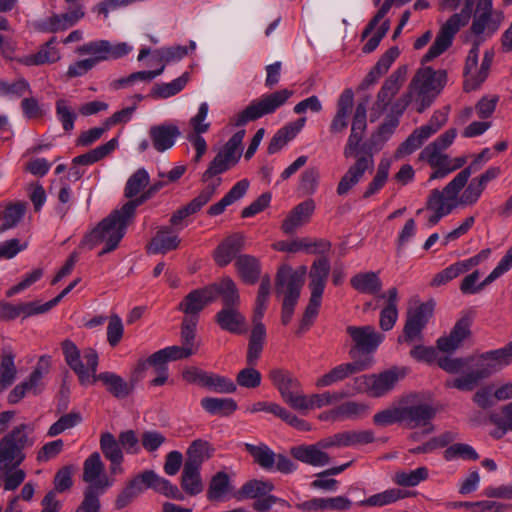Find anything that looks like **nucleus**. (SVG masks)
<instances>
[{
    "label": "nucleus",
    "instance_id": "1",
    "mask_svg": "<svg viewBox=\"0 0 512 512\" xmlns=\"http://www.w3.org/2000/svg\"><path fill=\"white\" fill-rule=\"evenodd\" d=\"M61 348L66 364L76 374L80 385L89 386L100 381L111 395L120 399L132 393L133 385L116 373L106 371L97 374L99 357L96 350L86 348L81 352L70 339L62 341Z\"/></svg>",
    "mask_w": 512,
    "mask_h": 512
},
{
    "label": "nucleus",
    "instance_id": "2",
    "mask_svg": "<svg viewBox=\"0 0 512 512\" xmlns=\"http://www.w3.org/2000/svg\"><path fill=\"white\" fill-rule=\"evenodd\" d=\"M362 139V133L350 131L343 155L346 159L355 158V162L348 168L338 183L337 194L340 196L346 195L350 189L361 181L367 171L371 172L374 169L375 150L374 147H371V139L360 148L359 145Z\"/></svg>",
    "mask_w": 512,
    "mask_h": 512
},
{
    "label": "nucleus",
    "instance_id": "3",
    "mask_svg": "<svg viewBox=\"0 0 512 512\" xmlns=\"http://www.w3.org/2000/svg\"><path fill=\"white\" fill-rule=\"evenodd\" d=\"M447 81L448 76L444 69L434 70L428 66L419 68L408 86L414 95L416 111L422 113L430 107Z\"/></svg>",
    "mask_w": 512,
    "mask_h": 512
},
{
    "label": "nucleus",
    "instance_id": "4",
    "mask_svg": "<svg viewBox=\"0 0 512 512\" xmlns=\"http://www.w3.org/2000/svg\"><path fill=\"white\" fill-rule=\"evenodd\" d=\"M330 270L331 265L327 257L315 259L310 267L308 273L310 299L297 330V334L299 335L309 330L318 315Z\"/></svg>",
    "mask_w": 512,
    "mask_h": 512
},
{
    "label": "nucleus",
    "instance_id": "5",
    "mask_svg": "<svg viewBox=\"0 0 512 512\" xmlns=\"http://www.w3.org/2000/svg\"><path fill=\"white\" fill-rule=\"evenodd\" d=\"M130 223L131 221L116 209L104 218L84 241L90 249L105 243V247L99 252V256H102L116 249Z\"/></svg>",
    "mask_w": 512,
    "mask_h": 512
},
{
    "label": "nucleus",
    "instance_id": "6",
    "mask_svg": "<svg viewBox=\"0 0 512 512\" xmlns=\"http://www.w3.org/2000/svg\"><path fill=\"white\" fill-rule=\"evenodd\" d=\"M306 274V266H300L295 271L290 267H282L277 272L276 294L284 296L281 310V322L283 325H287L292 319Z\"/></svg>",
    "mask_w": 512,
    "mask_h": 512
},
{
    "label": "nucleus",
    "instance_id": "7",
    "mask_svg": "<svg viewBox=\"0 0 512 512\" xmlns=\"http://www.w3.org/2000/svg\"><path fill=\"white\" fill-rule=\"evenodd\" d=\"M292 96L293 91L287 88L264 94L252 100L245 109L237 113L232 119L233 124L238 127L244 126L265 115L273 114L277 109L285 105Z\"/></svg>",
    "mask_w": 512,
    "mask_h": 512
},
{
    "label": "nucleus",
    "instance_id": "8",
    "mask_svg": "<svg viewBox=\"0 0 512 512\" xmlns=\"http://www.w3.org/2000/svg\"><path fill=\"white\" fill-rule=\"evenodd\" d=\"M244 136V129H241L232 135L203 173V181L206 182L210 178L226 172L238 163L242 155V142Z\"/></svg>",
    "mask_w": 512,
    "mask_h": 512
},
{
    "label": "nucleus",
    "instance_id": "9",
    "mask_svg": "<svg viewBox=\"0 0 512 512\" xmlns=\"http://www.w3.org/2000/svg\"><path fill=\"white\" fill-rule=\"evenodd\" d=\"M33 428L27 424H20L0 440V447L11 468L18 467L25 459L23 450L33 445L34 441L28 434Z\"/></svg>",
    "mask_w": 512,
    "mask_h": 512
},
{
    "label": "nucleus",
    "instance_id": "10",
    "mask_svg": "<svg viewBox=\"0 0 512 512\" xmlns=\"http://www.w3.org/2000/svg\"><path fill=\"white\" fill-rule=\"evenodd\" d=\"M401 378L396 368L379 374L362 375L354 380L357 392L366 393L371 397H382L393 390Z\"/></svg>",
    "mask_w": 512,
    "mask_h": 512
},
{
    "label": "nucleus",
    "instance_id": "11",
    "mask_svg": "<svg viewBox=\"0 0 512 512\" xmlns=\"http://www.w3.org/2000/svg\"><path fill=\"white\" fill-rule=\"evenodd\" d=\"M469 18V10L466 13L452 15L440 28L433 44L422 57L421 63L425 64L443 54L451 45L454 36L463 27Z\"/></svg>",
    "mask_w": 512,
    "mask_h": 512
},
{
    "label": "nucleus",
    "instance_id": "12",
    "mask_svg": "<svg viewBox=\"0 0 512 512\" xmlns=\"http://www.w3.org/2000/svg\"><path fill=\"white\" fill-rule=\"evenodd\" d=\"M269 379L279 391L282 399L291 408L297 410L302 405L304 393L299 380L284 369L275 368L269 372Z\"/></svg>",
    "mask_w": 512,
    "mask_h": 512
},
{
    "label": "nucleus",
    "instance_id": "13",
    "mask_svg": "<svg viewBox=\"0 0 512 512\" xmlns=\"http://www.w3.org/2000/svg\"><path fill=\"white\" fill-rule=\"evenodd\" d=\"M80 55H91L88 60L93 61V67L101 61L119 59L132 51V47L125 42L111 43L107 40H97L85 43L77 48Z\"/></svg>",
    "mask_w": 512,
    "mask_h": 512
},
{
    "label": "nucleus",
    "instance_id": "14",
    "mask_svg": "<svg viewBox=\"0 0 512 512\" xmlns=\"http://www.w3.org/2000/svg\"><path fill=\"white\" fill-rule=\"evenodd\" d=\"M408 67L406 65L399 66L393 73L384 81L380 90L377 93L376 101L372 108L371 121L379 118L391 104L392 99L399 92L403 83L406 80Z\"/></svg>",
    "mask_w": 512,
    "mask_h": 512
},
{
    "label": "nucleus",
    "instance_id": "15",
    "mask_svg": "<svg viewBox=\"0 0 512 512\" xmlns=\"http://www.w3.org/2000/svg\"><path fill=\"white\" fill-rule=\"evenodd\" d=\"M128 482L130 484H135V490L139 495L146 489H153L154 491L175 500L184 499L183 493L176 485H173L169 480L159 476L153 470H145L134 476Z\"/></svg>",
    "mask_w": 512,
    "mask_h": 512
},
{
    "label": "nucleus",
    "instance_id": "16",
    "mask_svg": "<svg viewBox=\"0 0 512 512\" xmlns=\"http://www.w3.org/2000/svg\"><path fill=\"white\" fill-rule=\"evenodd\" d=\"M512 268V246L507 250L505 255L501 258L493 271L480 283V272L475 270L469 275L465 276L460 284V291L465 295H472L479 293L486 286L490 285L504 273Z\"/></svg>",
    "mask_w": 512,
    "mask_h": 512
},
{
    "label": "nucleus",
    "instance_id": "17",
    "mask_svg": "<svg viewBox=\"0 0 512 512\" xmlns=\"http://www.w3.org/2000/svg\"><path fill=\"white\" fill-rule=\"evenodd\" d=\"M458 194L459 192L454 193L452 190H449L448 184L442 191L432 190L426 204L427 210L432 212L427 219L428 227L435 226L440 219L450 214L457 207V203L454 200Z\"/></svg>",
    "mask_w": 512,
    "mask_h": 512
},
{
    "label": "nucleus",
    "instance_id": "18",
    "mask_svg": "<svg viewBox=\"0 0 512 512\" xmlns=\"http://www.w3.org/2000/svg\"><path fill=\"white\" fill-rule=\"evenodd\" d=\"M219 184L220 179H216L215 182L209 183L188 204L176 210L170 218L171 226L175 227L177 230H181L186 227L188 223L185 222V219L200 211L201 208L212 199Z\"/></svg>",
    "mask_w": 512,
    "mask_h": 512
},
{
    "label": "nucleus",
    "instance_id": "19",
    "mask_svg": "<svg viewBox=\"0 0 512 512\" xmlns=\"http://www.w3.org/2000/svg\"><path fill=\"white\" fill-rule=\"evenodd\" d=\"M346 332L354 342L349 352L351 356L354 350L362 354L373 353L384 340V336L371 325L348 326Z\"/></svg>",
    "mask_w": 512,
    "mask_h": 512
},
{
    "label": "nucleus",
    "instance_id": "20",
    "mask_svg": "<svg viewBox=\"0 0 512 512\" xmlns=\"http://www.w3.org/2000/svg\"><path fill=\"white\" fill-rule=\"evenodd\" d=\"M82 479L88 484L87 487L95 486L101 492H105L114 483V480L106 475L105 464L98 452H93L85 459Z\"/></svg>",
    "mask_w": 512,
    "mask_h": 512
},
{
    "label": "nucleus",
    "instance_id": "21",
    "mask_svg": "<svg viewBox=\"0 0 512 512\" xmlns=\"http://www.w3.org/2000/svg\"><path fill=\"white\" fill-rule=\"evenodd\" d=\"M372 362V358L368 357L350 363H341L319 377L315 385L318 388H323L341 382L353 374L369 369L372 366Z\"/></svg>",
    "mask_w": 512,
    "mask_h": 512
},
{
    "label": "nucleus",
    "instance_id": "22",
    "mask_svg": "<svg viewBox=\"0 0 512 512\" xmlns=\"http://www.w3.org/2000/svg\"><path fill=\"white\" fill-rule=\"evenodd\" d=\"M433 314V305L422 303L414 310L408 312L407 320L404 326V335L400 336L398 341L413 342L421 338L423 328Z\"/></svg>",
    "mask_w": 512,
    "mask_h": 512
},
{
    "label": "nucleus",
    "instance_id": "23",
    "mask_svg": "<svg viewBox=\"0 0 512 512\" xmlns=\"http://www.w3.org/2000/svg\"><path fill=\"white\" fill-rule=\"evenodd\" d=\"M512 363V340L504 347L479 355L475 366H480L487 377L499 372Z\"/></svg>",
    "mask_w": 512,
    "mask_h": 512
},
{
    "label": "nucleus",
    "instance_id": "24",
    "mask_svg": "<svg viewBox=\"0 0 512 512\" xmlns=\"http://www.w3.org/2000/svg\"><path fill=\"white\" fill-rule=\"evenodd\" d=\"M472 316L465 314L458 319L451 329L449 335L442 336L437 340V348L445 353H452L471 336Z\"/></svg>",
    "mask_w": 512,
    "mask_h": 512
},
{
    "label": "nucleus",
    "instance_id": "25",
    "mask_svg": "<svg viewBox=\"0 0 512 512\" xmlns=\"http://www.w3.org/2000/svg\"><path fill=\"white\" fill-rule=\"evenodd\" d=\"M435 414L436 410L426 403L401 407L402 424L409 429L430 426L427 432H431L433 430L431 420Z\"/></svg>",
    "mask_w": 512,
    "mask_h": 512
},
{
    "label": "nucleus",
    "instance_id": "26",
    "mask_svg": "<svg viewBox=\"0 0 512 512\" xmlns=\"http://www.w3.org/2000/svg\"><path fill=\"white\" fill-rule=\"evenodd\" d=\"M84 15L85 12L83 7L81 5H76L65 13L53 14L52 16L43 19L38 23L37 29L44 33L65 31L74 26L84 17Z\"/></svg>",
    "mask_w": 512,
    "mask_h": 512
},
{
    "label": "nucleus",
    "instance_id": "27",
    "mask_svg": "<svg viewBox=\"0 0 512 512\" xmlns=\"http://www.w3.org/2000/svg\"><path fill=\"white\" fill-rule=\"evenodd\" d=\"M214 320L222 330L231 334L242 335L248 330L246 317L239 307H222Z\"/></svg>",
    "mask_w": 512,
    "mask_h": 512
},
{
    "label": "nucleus",
    "instance_id": "28",
    "mask_svg": "<svg viewBox=\"0 0 512 512\" xmlns=\"http://www.w3.org/2000/svg\"><path fill=\"white\" fill-rule=\"evenodd\" d=\"M180 136L181 131L179 127L173 123L154 125L149 129L152 146L160 153L171 149Z\"/></svg>",
    "mask_w": 512,
    "mask_h": 512
},
{
    "label": "nucleus",
    "instance_id": "29",
    "mask_svg": "<svg viewBox=\"0 0 512 512\" xmlns=\"http://www.w3.org/2000/svg\"><path fill=\"white\" fill-rule=\"evenodd\" d=\"M245 247V236L242 233H234L226 237L215 249L213 257L215 263L225 267L236 260V255Z\"/></svg>",
    "mask_w": 512,
    "mask_h": 512
},
{
    "label": "nucleus",
    "instance_id": "30",
    "mask_svg": "<svg viewBox=\"0 0 512 512\" xmlns=\"http://www.w3.org/2000/svg\"><path fill=\"white\" fill-rule=\"evenodd\" d=\"M325 449L320 446V440L315 444L298 445L290 449V454L298 461L314 466L323 467L331 462V458Z\"/></svg>",
    "mask_w": 512,
    "mask_h": 512
},
{
    "label": "nucleus",
    "instance_id": "31",
    "mask_svg": "<svg viewBox=\"0 0 512 512\" xmlns=\"http://www.w3.org/2000/svg\"><path fill=\"white\" fill-rule=\"evenodd\" d=\"M56 44V37H51L39 47L36 53L22 56L21 59H19V64L32 67L58 62L61 59V53L57 49Z\"/></svg>",
    "mask_w": 512,
    "mask_h": 512
},
{
    "label": "nucleus",
    "instance_id": "32",
    "mask_svg": "<svg viewBox=\"0 0 512 512\" xmlns=\"http://www.w3.org/2000/svg\"><path fill=\"white\" fill-rule=\"evenodd\" d=\"M354 102V93L352 89H345L337 100L336 113L329 125V131L332 134L342 133L348 126L349 116Z\"/></svg>",
    "mask_w": 512,
    "mask_h": 512
},
{
    "label": "nucleus",
    "instance_id": "33",
    "mask_svg": "<svg viewBox=\"0 0 512 512\" xmlns=\"http://www.w3.org/2000/svg\"><path fill=\"white\" fill-rule=\"evenodd\" d=\"M213 302L212 290L209 286L195 289L187 294L179 303L178 309L186 315L197 316L209 303Z\"/></svg>",
    "mask_w": 512,
    "mask_h": 512
},
{
    "label": "nucleus",
    "instance_id": "34",
    "mask_svg": "<svg viewBox=\"0 0 512 512\" xmlns=\"http://www.w3.org/2000/svg\"><path fill=\"white\" fill-rule=\"evenodd\" d=\"M181 243L179 236L173 232L172 227L162 226L151 239L147 251L151 254H165L176 250Z\"/></svg>",
    "mask_w": 512,
    "mask_h": 512
},
{
    "label": "nucleus",
    "instance_id": "35",
    "mask_svg": "<svg viewBox=\"0 0 512 512\" xmlns=\"http://www.w3.org/2000/svg\"><path fill=\"white\" fill-rule=\"evenodd\" d=\"M315 210L312 199L306 200L295 206L282 223V230L286 234L293 233L296 229L306 224Z\"/></svg>",
    "mask_w": 512,
    "mask_h": 512
},
{
    "label": "nucleus",
    "instance_id": "36",
    "mask_svg": "<svg viewBox=\"0 0 512 512\" xmlns=\"http://www.w3.org/2000/svg\"><path fill=\"white\" fill-rule=\"evenodd\" d=\"M236 271L245 284L254 285L261 278V264L259 260L249 254L237 256L235 260Z\"/></svg>",
    "mask_w": 512,
    "mask_h": 512
},
{
    "label": "nucleus",
    "instance_id": "37",
    "mask_svg": "<svg viewBox=\"0 0 512 512\" xmlns=\"http://www.w3.org/2000/svg\"><path fill=\"white\" fill-rule=\"evenodd\" d=\"M379 297L386 300L385 307L380 311L379 326L383 331H389L398 319V290L396 287H391Z\"/></svg>",
    "mask_w": 512,
    "mask_h": 512
},
{
    "label": "nucleus",
    "instance_id": "38",
    "mask_svg": "<svg viewBox=\"0 0 512 512\" xmlns=\"http://www.w3.org/2000/svg\"><path fill=\"white\" fill-rule=\"evenodd\" d=\"M212 290L213 302L221 296L223 307H239L240 295L235 282L230 277L221 279L218 283L208 285Z\"/></svg>",
    "mask_w": 512,
    "mask_h": 512
},
{
    "label": "nucleus",
    "instance_id": "39",
    "mask_svg": "<svg viewBox=\"0 0 512 512\" xmlns=\"http://www.w3.org/2000/svg\"><path fill=\"white\" fill-rule=\"evenodd\" d=\"M491 158V152L489 148H485L479 153L472 163L466 168L462 169L449 183L448 189L455 192H460L465 185L472 173L478 171L482 164Z\"/></svg>",
    "mask_w": 512,
    "mask_h": 512
},
{
    "label": "nucleus",
    "instance_id": "40",
    "mask_svg": "<svg viewBox=\"0 0 512 512\" xmlns=\"http://www.w3.org/2000/svg\"><path fill=\"white\" fill-rule=\"evenodd\" d=\"M351 286L362 294L377 295L382 290V281L377 272H361L350 279Z\"/></svg>",
    "mask_w": 512,
    "mask_h": 512
},
{
    "label": "nucleus",
    "instance_id": "41",
    "mask_svg": "<svg viewBox=\"0 0 512 512\" xmlns=\"http://www.w3.org/2000/svg\"><path fill=\"white\" fill-rule=\"evenodd\" d=\"M214 453V448L212 445L203 439L194 440L188 447L186 451V460L184 464L202 467V464L212 457Z\"/></svg>",
    "mask_w": 512,
    "mask_h": 512
},
{
    "label": "nucleus",
    "instance_id": "42",
    "mask_svg": "<svg viewBox=\"0 0 512 512\" xmlns=\"http://www.w3.org/2000/svg\"><path fill=\"white\" fill-rule=\"evenodd\" d=\"M200 404L207 413L222 417L232 415L238 408L236 401L232 398L204 397Z\"/></svg>",
    "mask_w": 512,
    "mask_h": 512
},
{
    "label": "nucleus",
    "instance_id": "43",
    "mask_svg": "<svg viewBox=\"0 0 512 512\" xmlns=\"http://www.w3.org/2000/svg\"><path fill=\"white\" fill-rule=\"evenodd\" d=\"M266 337V328L261 321L254 322V326L250 335L248 351H247V363L250 365L256 364L263 350L264 341Z\"/></svg>",
    "mask_w": 512,
    "mask_h": 512
},
{
    "label": "nucleus",
    "instance_id": "44",
    "mask_svg": "<svg viewBox=\"0 0 512 512\" xmlns=\"http://www.w3.org/2000/svg\"><path fill=\"white\" fill-rule=\"evenodd\" d=\"M275 489L274 484L270 480L253 479L245 482L236 494L238 500L257 499L271 493Z\"/></svg>",
    "mask_w": 512,
    "mask_h": 512
},
{
    "label": "nucleus",
    "instance_id": "45",
    "mask_svg": "<svg viewBox=\"0 0 512 512\" xmlns=\"http://www.w3.org/2000/svg\"><path fill=\"white\" fill-rule=\"evenodd\" d=\"M118 147V139L112 138L107 143L102 144L87 153L76 156L72 163L74 165H92L99 160L105 158L110 153H112Z\"/></svg>",
    "mask_w": 512,
    "mask_h": 512
},
{
    "label": "nucleus",
    "instance_id": "46",
    "mask_svg": "<svg viewBox=\"0 0 512 512\" xmlns=\"http://www.w3.org/2000/svg\"><path fill=\"white\" fill-rule=\"evenodd\" d=\"M27 94H32V88L26 78L19 77L12 82L0 79V97L19 99Z\"/></svg>",
    "mask_w": 512,
    "mask_h": 512
},
{
    "label": "nucleus",
    "instance_id": "47",
    "mask_svg": "<svg viewBox=\"0 0 512 512\" xmlns=\"http://www.w3.org/2000/svg\"><path fill=\"white\" fill-rule=\"evenodd\" d=\"M201 468L184 464L182 476H181V487L183 490L191 495H197L203 490V482L200 475Z\"/></svg>",
    "mask_w": 512,
    "mask_h": 512
},
{
    "label": "nucleus",
    "instance_id": "48",
    "mask_svg": "<svg viewBox=\"0 0 512 512\" xmlns=\"http://www.w3.org/2000/svg\"><path fill=\"white\" fill-rule=\"evenodd\" d=\"M245 450L253 457L254 462L262 469L271 471L274 469V460L276 453H274L266 444L253 445L250 443L244 444Z\"/></svg>",
    "mask_w": 512,
    "mask_h": 512
},
{
    "label": "nucleus",
    "instance_id": "49",
    "mask_svg": "<svg viewBox=\"0 0 512 512\" xmlns=\"http://www.w3.org/2000/svg\"><path fill=\"white\" fill-rule=\"evenodd\" d=\"M488 378L480 366H476V369L455 379L447 380L445 387L456 388L460 391H472L478 383Z\"/></svg>",
    "mask_w": 512,
    "mask_h": 512
},
{
    "label": "nucleus",
    "instance_id": "50",
    "mask_svg": "<svg viewBox=\"0 0 512 512\" xmlns=\"http://www.w3.org/2000/svg\"><path fill=\"white\" fill-rule=\"evenodd\" d=\"M370 407L362 402L346 401L335 407V413L343 420H359L369 414Z\"/></svg>",
    "mask_w": 512,
    "mask_h": 512
},
{
    "label": "nucleus",
    "instance_id": "51",
    "mask_svg": "<svg viewBox=\"0 0 512 512\" xmlns=\"http://www.w3.org/2000/svg\"><path fill=\"white\" fill-rule=\"evenodd\" d=\"M165 65L163 64L159 69L153 70V71H138L131 73L127 77L119 78L116 80H113L110 83V87L113 90H119L123 88L130 87L134 85L136 82L143 81V82H150L157 76L161 75L164 71Z\"/></svg>",
    "mask_w": 512,
    "mask_h": 512
},
{
    "label": "nucleus",
    "instance_id": "52",
    "mask_svg": "<svg viewBox=\"0 0 512 512\" xmlns=\"http://www.w3.org/2000/svg\"><path fill=\"white\" fill-rule=\"evenodd\" d=\"M188 80L189 74L185 72L169 83L156 84L151 91V96L160 99L172 97L184 89Z\"/></svg>",
    "mask_w": 512,
    "mask_h": 512
},
{
    "label": "nucleus",
    "instance_id": "53",
    "mask_svg": "<svg viewBox=\"0 0 512 512\" xmlns=\"http://www.w3.org/2000/svg\"><path fill=\"white\" fill-rule=\"evenodd\" d=\"M345 395L339 392H324L321 394H312L306 396L304 394L302 405L297 410H309L314 408H322L340 401Z\"/></svg>",
    "mask_w": 512,
    "mask_h": 512
},
{
    "label": "nucleus",
    "instance_id": "54",
    "mask_svg": "<svg viewBox=\"0 0 512 512\" xmlns=\"http://www.w3.org/2000/svg\"><path fill=\"white\" fill-rule=\"evenodd\" d=\"M429 471L426 467L421 466L415 470H401L394 474L393 481L395 484L402 487H415L421 482L427 480Z\"/></svg>",
    "mask_w": 512,
    "mask_h": 512
},
{
    "label": "nucleus",
    "instance_id": "55",
    "mask_svg": "<svg viewBox=\"0 0 512 512\" xmlns=\"http://www.w3.org/2000/svg\"><path fill=\"white\" fill-rule=\"evenodd\" d=\"M390 167L391 161L389 159L384 158L380 160L376 174L364 191L363 198H370L385 186L389 176Z\"/></svg>",
    "mask_w": 512,
    "mask_h": 512
},
{
    "label": "nucleus",
    "instance_id": "56",
    "mask_svg": "<svg viewBox=\"0 0 512 512\" xmlns=\"http://www.w3.org/2000/svg\"><path fill=\"white\" fill-rule=\"evenodd\" d=\"M150 182L149 173L145 168L137 169L128 179L124 187V196L134 198L140 194Z\"/></svg>",
    "mask_w": 512,
    "mask_h": 512
},
{
    "label": "nucleus",
    "instance_id": "57",
    "mask_svg": "<svg viewBox=\"0 0 512 512\" xmlns=\"http://www.w3.org/2000/svg\"><path fill=\"white\" fill-rule=\"evenodd\" d=\"M398 125L399 120L397 116L386 117L377 132L371 135V147H374L375 152L383 147L384 143L392 136Z\"/></svg>",
    "mask_w": 512,
    "mask_h": 512
},
{
    "label": "nucleus",
    "instance_id": "58",
    "mask_svg": "<svg viewBox=\"0 0 512 512\" xmlns=\"http://www.w3.org/2000/svg\"><path fill=\"white\" fill-rule=\"evenodd\" d=\"M203 388L216 393H234L237 389L235 383L228 377L215 374L212 372H206Z\"/></svg>",
    "mask_w": 512,
    "mask_h": 512
},
{
    "label": "nucleus",
    "instance_id": "59",
    "mask_svg": "<svg viewBox=\"0 0 512 512\" xmlns=\"http://www.w3.org/2000/svg\"><path fill=\"white\" fill-rule=\"evenodd\" d=\"M494 53L490 50H486L481 62L480 69L476 75H470L464 82L465 91H473L480 87V85L486 80L491 68Z\"/></svg>",
    "mask_w": 512,
    "mask_h": 512
},
{
    "label": "nucleus",
    "instance_id": "60",
    "mask_svg": "<svg viewBox=\"0 0 512 512\" xmlns=\"http://www.w3.org/2000/svg\"><path fill=\"white\" fill-rule=\"evenodd\" d=\"M409 496V492L402 491L397 488L385 490L381 493L374 494L369 498L362 500L359 505L361 506H385L396 502L397 500L403 499Z\"/></svg>",
    "mask_w": 512,
    "mask_h": 512
},
{
    "label": "nucleus",
    "instance_id": "61",
    "mask_svg": "<svg viewBox=\"0 0 512 512\" xmlns=\"http://www.w3.org/2000/svg\"><path fill=\"white\" fill-rule=\"evenodd\" d=\"M230 490V479L227 473L217 472L210 480L207 498L210 501H218Z\"/></svg>",
    "mask_w": 512,
    "mask_h": 512
},
{
    "label": "nucleus",
    "instance_id": "62",
    "mask_svg": "<svg viewBox=\"0 0 512 512\" xmlns=\"http://www.w3.org/2000/svg\"><path fill=\"white\" fill-rule=\"evenodd\" d=\"M12 353L2 355L0 362V393L10 387L16 379L17 369Z\"/></svg>",
    "mask_w": 512,
    "mask_h": 512
},
{
    "label": "nucleus",
    "instance_id": "63",
    "mask_svg": "<svg viewBox=\"0 0 512 512\" xmlns=\"http://www.w3.org/2000/svg\"><path fill=\"white\" fill-rule=\"evenodd\" d=\"M271 290V279L268 275H265L261 278V282L259 285L257 297H256V305L254 309L253 322L261 321L264 316L265 310L267 308V302L269 299Z\"/></svg>",
    "mask_w": 512,
    "mask_h": 512
},
{
    "label": "nucleus",
    "instance_id": "64",
    "mask_svg": "<svg viewBox=\"0 0 512 512\" xmlns=\"http://www.w3.org/2000/svg\"><path fill=\"white\" fill-rule=\"evenodd\" d=\"M56 116L62 124L64 131L70 132L74 129V123L77 119L75 110L65 99H58L55 103Z\"/></svg>",
    "mask_w": 512,
    "mask_h": 512
}]
</instances>
